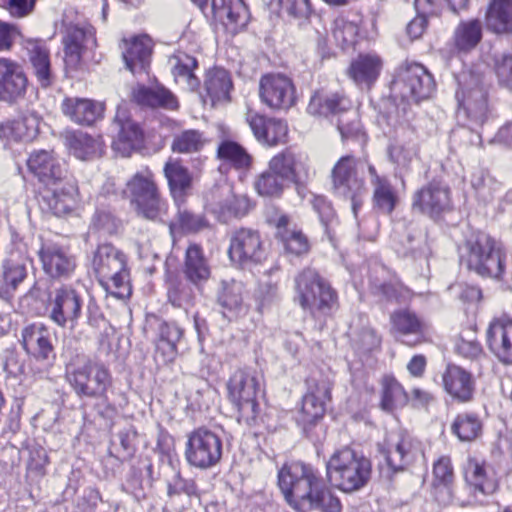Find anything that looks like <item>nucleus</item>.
Instances as JSON below:
<instances>
[{"mask_svg": "<svg viewBox=\"0 0 512 512\" xmlns=\"http://www.w3.org/2000/svg\"><path fill=\"white\" fill-rule=\"evenodd\" d=\"M278 486L287 504L297 512L342 510L340 499L310 464L300 461L285 464L278 472Z\"/></svg>", "mask_w": 512, "mask_h": 512, "instance_id": "obj_1", "label": "nucleus"}, {"mask_svg": "<svg viewBox=\"0 0 512 512\" xmlns=\"http://www.w3.org/2000/svg\"><path fill=\"white\" fill-rule=\"evenodd\" d=\"M468 270L482 278L508 282L512 279V259L505 245L483 231L472 232L460 248Z\"/></svg>", "mask_w": 512, "mask_h": 512, "instance_id": "obj_2", "label": "nucleus"}, {"mask_svg": "<svg viewBox=\"0 0 512 512\" xmlns=\"http://www.w3.org/2000/svg\"><path fill=\"white\" fill-rule=\"evenodd\" d=\"M65 377L78 397L108 402L113 377L103 363L77 355L66 364Z\"/></svg>", "mask_w": 512, "mask_h": 512, "instance_id": "obj_3", "label": "nucleus"}, {"mask_svg": "<svg viewBox=\"0 0 512 512\" xmlns=\"http://www.w3.org/2000/svg\"><path fill=\"white\" fill-rule=\"evenodd\" d=\"M458 88V118L470 129L481 127L489 118L488 92L483 75L474 71H462L456 77Z\"/></svg>", "mask_w": 512, "mask_h": 512, "instance_id": "obj_4", "label": "nucleus"}, {"mask_svg": "<svg viewBox=\"0 0 512 512\" xmlns=\"http://www.w3.org/2000/svg\"><path fill=\"white\" fill-rule=\"evenodd\" d=\"M329 482L344 492H353L364 487L372 472L369 458L350 447L335 451L326 464Z\"/></svg>", "mask_w": 512, "mask_h": 512, "instance_id": "obj_5", "label": "nucleus"}, {"mask_svg": "<svg viewBox=\"0 0 512 512\" xmlns=\"http://www.w3.org/2000/svg\"><path fill=\"white\" fill-rule=\"evenodd\" d=\"M92 267L99 283L113 296L124 299L131 295L130 275L125 254L110 243L94 252Z\"/></svg>", "mask_w": 512, "mask_h": 512, "instance_id": "obj_6", "label": "nucleus"}, {"mask_svg": "<svg viewBox=\"0 0 512 512\" xmlns=\"http://www.w3.org/2000/svg\"><path fill=\"white\" fill-rule=\"evenodd\" d=\"M311 115L331 117L343 140L357 138L361 134V124L352 101L343 93H315L308 104Z\"/></svg>", "mask_w": 512, "mask_h": 512, "instance_id": "obj_7", "label": "nucleus"}, {"mask_svg": "<svg viewBox=\"0 0 512 512\" xmlns=\"http://www.w3.org/2000/svg\"><path fill=\"white\" fill-rule=\"evenodd\" d=\"M294 283V300L313 316L327 314L336 303L335 291L315 269H303L296 275Z\"/></svg>", "mask_w": 512, "mask_h": 512, "instance_id": "obj_8", "label": "nucleus"}, {"mask_svg": "<svg viewBox=\"0 0 512 512\" xmlns=\"http://www.w3.org/2000/svg\"><path fill=\"white\" fill-rule=\"evenodd\" d=\"M124 195L144 219L157 221L166 213V203L148 170L137 172L127 181Z\"/></svg>", "mask_w": 512, "mask_h": 512, "instance_id": "obj_9", "label": "nucleus"}, {"mask_svg": "<svg viewBox=\"0 0 512 512\" xmlns=\"http://www.w3.org/2000/svg\"><path fill=\"white\" fill-rule=\"evenodd\" d=\"M371 166L365 161L347 155L341 157L332 170L333 189L336 194L349 198L354 216L362 206V194L366 191L362 174Z\"/></svg>", "mask_w": 512, "mask_h": 512, "instance_id": "obj_10", "label": "nucleus"}, {"mask_svg": "<svg viewBox=\"0 0 512 512\" xmlns=\"http://www.w3.org/2000/svg\"><path fill=\"white\" fill-rule=\"evenodd\" d=\"M434 88L435 82L432 75L418 63L399 67L391 84L393 95L408 103H418L429 98Z\"/></svg>", "mask_w": 512, "mask_h": 512, "instance_id": "obj_11", "label": "nucleus"}, {"mask_svg": "<svg viewBox=\"0 0 512 512\" xmlns=\"http://www.w3.org/2000/svg\"><path fill=\"white\" fill-rule=\"evenodd\" d=\"M230 401L237 407L239 417L246 423L254 421L259 414L257 395L260 383L252 369L236 370L227 383Z\"/></svg>", "mask_w": 512, "mask_h": 512, "instance_id": "obj_12", "label": "nucleus"}, {"mask_svg": "<svg viewBox=\"0 0 512 512\" xmlns=\"http://www.w3.org/2000/svg\"><path fill=\"white\" fill-rule=\"evenodd\" d=\"M223 454V441L216 432L201 427L188 435L185 459L190 466L207 470L216 466Z\"/></svg>", "mask_w": 512, "mask_h": 512, "instance_id": "obj_13", "label": "nucleus"}, {"mask_svg": "<svg viewBox=\"0 0 512 512\" xmlns=\"http://www.w3.org/2000/svg\"><path fill=\"white\" fill-rule=\"evenodd\" d=\"M84 294L72 285L62 284L49 296L48 317L61 328L74 329L82 316Z\"/></svg>", "mask_w": 512, "mask_h": 512, "instance_id": "obj_14", "label": "nucleus"}, {"mask_svg": "<svg viewBox=\"0 0 512 512\" xmlns=\"http://www.w3.org/2000/svg\"><path fill=\"white\" fill-rule=\"evenodd\" d=\"M378 447L386 465H380V472L387 479L406 469L418 452L417 442L409 434L402 432L390 433Z\"/></svg>", "mask_w": 512, "mask_h": 512, "instance_id": "obj_15", "label": "nucleus"}, {"mask_svg": "<svg viewBox=\"0 0 512 512\" xmlns=\"http://www.w3.org/2000/svg\"><path fill=\"white\" fill-rule=\"evenodd\" d=\"M228 255L230 260L247 268L262 263L266 259L265 242L256 229L241 227L229 236Z\"/></svg>", "mask_w": 512, "mask_h": 512, "instance_id": "obj_16", "label": "nucleus"}, {"mask_svg": "<svg viewBox=\"0 0 512 512\" xmlns=\"http://www.w3.org/2000/svg\"><path fill=\"white\" fill-rule=\"evenodd\" d=\"M96 32L89 23H69L63 36L64 62L67 69L76 70L81 61L89 58L97 46Z\"/></svg>", "mask_w": 512, "mask_h": 512, "instance_id": "obj_17", "label": "nucleus"}, {"mask_svg": "<svg viewBox=\"0 0 512 512\" xmlns=\"http://www.w3.org/2000/svg\"><path fill=\"white\" fill-rule=\"evenodd\" d=\"M22 346L31 360L39 363L32 367L34 374L42 376L53 365L55 359L51 334L43 324L26 326L21 333Z\"/></svg>", "mask_w": 512, "mask_h": 512, "instance_id": "obj_18", "label": "nucleus"}, {"mask_svg": "<svg viewBox=\"0 0 512 512\" xmlns=\"http://www.w3.org/2000/svg\"><path fill=\"white\" fill-rule=\"evenodd\" d=\"M307 392L302 400L299 421L304 426L315 424L323 418L326 405L331 399L332 384L326 377H310L306 381Z\"/></svg>", "mask_w": 512, "mask_h": 512, "instance_id": "obj_19", "label": "nucleus"}, {"mask_svg": "<svg viewBox=\"0 0 512 512\" xmlns=\"http://www.w3.org/2000/svg\"><path fill=\"white\" fill-rule=\"evenodd\" d=\"M47 187L41 199L43 210L61 217L70 214L76 208L78 187L73 178L66 176L65 180Z\"/></svg>", "mask_w": 512, "mask_h": 512, "instance_id": "obj_20", "label": "nucleus"}, {"mask_svg": "<svg viewBox=\"0 0 512 512\" xmlns=\"http://www.w3.org/2000/svg\"><path fill=\"white\" fill-rule=\"evenodd\" d=\"M28 170L46 186L56 185L68 176L64 162L56 157L53 150H34L27 159Z\"/></svg>", "mask_w": 512, "mask_h": 512, "instance_id": "obj_21", "label": "nucleus"}, {"mask_svg": "<svg viewBox=\"0 0 512 512\" xmlns=\"http://www.w3.org/2000/svg\"><path fill=\"white\" fill-rule=\"evenodd\" d=\"M28 255L13 250L0 265V298L10 300L28 276Z\"/></svg>", "mask_w": 512, "mask_h": 512, "instance_id": "obj_22", "label": "nucleus"}, {"mask_svg": "<svg viewBox=\"0 0 512 512\" xmlns=\"http://www.w3.org/2000/svg\"><path fill=\"white\" fill-rule=\"evenodd\" d=\"M260 98L272 109H288L295 101V88L290 78L282 74H268L260 80Z\"/></svg>", "mask_w": 512, "mask_h": 512, "instance_id": "obj_23", "label": "nucleus"}, {"mask_svg": "<svg viewBox=\"0 0 512 512\" xmlns=\"http://www.w3.org/2000/svg\"><path fill=\"white\" fill-rule=\"evenodd\" d=\"M391 329L402 343L415 346L425 340L427 323L409 309H399L391 314Z\"/></svg>", "mask_w": 512, "mask_h": 512, "instance_id": "obj_24", "label": "nucleus"}, {"mask_svg": "<svg viewBox=\"0 0 512 512\" xmlns=\"http://www.w3.org/2000/svg\"><path fill=\"white\" fill-rule=\"evenodd\" d=\"M113 125L117 130L113 148L122 156H129L132 151L143 147L144 133L138 123L129 118L126 108H117Z\"/></svg>", "mask_w": 512, "mask_h": 512, "instance_id": "obj_25", "label": "nucleus"}, {"mask_svg": "<svg viewBox=\"0 0 512 512\" xmlns=\"http://www.w3.org/2000/svg\"><path fill=\"white\" fill-rule=\"evenodd\" d=\"M28 79L16 61L0 58V101L15 103L27 91Z\"/></svg>", "mask_w": 512, "mask_h": 512, "instance_id": "obj_26", "label": "nucleus"}, {"mask_svg": "<svg viewBox=\"0 0 512 512\" xmlns=\"http://www.w3.org/2000/svg\"><path fill=\"white\" fill-rule=\"evenodd\" d=\"M487 345L503 364H512V319L494 318L486 331Z\"/></svg>", "mask_w": 512, "mask_h": 512, "instance_id": "obj_27", "label": "nucleus"}, {"mask_svg": "<svg viewBox=\"0 0 512 512\" xmlns=\"http://www.w3.org/2000/svg\"><path fill=\"white\" fill-rule=\"evenodd\" d=\"M211 8L215 19L231 35L239 33L249 23L250 12L244 0H212Z\"/></svg>", "mask_w": 512, "mask_h": 512, "instance_id": "obj_28", "label": "nucleus"}, {"mask_svg": "<svg viewBox=\"0 0 512 512\" xmlns=\"http://www.w3.org/2000/svg\"><path fill=\"white\" fill-rule=\"evenodd\" d=\"M418 154L419 143L415 130L401 127L387 147L390 162L399 169H408Z\"/></svg>", "mask_w": 512, "mask_h": 512, "instance_id": "obj_29", "label": "nucleus"}, {"mask_svg": "<svg viewBox=\"0 0 512 512\" xmlns=\"http://www.w3.org/2000/svg\"><path fill=\"white\" fill-rule=\"evenodd\" d=\"M246 120L256 139L263 145L272 147L286 141L288 134L286 122L254 112H249Z\"/></svg>", "mask_w": 512, "mask_h": 512, "instance_id": "obj_30", "label": "nucleus"}, {"mask_svg": "<svg viewBox=\"0 0 512 512\" xmlns=\"http://www.w3.org/2000/svg\"><path fill=\"white\" fill-rule=\"evenodd\" d=\"M61 111L75 124L91 126L102 119L104 105L89 98L65 97L61 103Z\"/></svg>", "mask_w": 512, "mask_h": 512, "instance_id": "obj_31", "label": "nucleus"}, {"mask_svg": "<svg viewBox=\"0 0 512 512\" xmlns=\"http://www.w3.org/2000/svg\"><path fill=\"white\" fill-rule=\"evenodd\" d=\"M451 205L450 189L441 182L433 181L419 190L413 199V207L431 216L439 215Z\"/></svg>", "mask_w": 512, "mask_h": 512, "instance_id": "obj_32", "label": "nucleus"}, {"mask_svg": "<svg viewBox=\"0 0 512 512\" xmlns=\"http://www.w3.org/2000/svg\"><path fill=\"white\" fill-rule=\"evenodd\" d=\"M442 381L445 391L456 401L470 402L475 393V380L472 374L455 364L447 365Z\"/></svg>", "mask_w": 512, "mask_h": 512, "instance_id": "obj_33", "label": "nucleus"}, {"mask_svg": "<svg viewBox=\"0 0 512 512\" xmlns=\"http://www.w3.org/2000/svg\"><path fill=\"white\" fill-rule=\"evenodd\" d=\"M211 210L219 221L227 223L232 218L245 216L250 210V200L246 195L235 194L230 186L219 190V199L211 204Z\"/></svg>", "mask_w": 512, "mask_h": 512, "instance_id": "obj_34", "label": "nucleus"}, {"mask_svg": "<svg viewBox=\"0 0 512 512\" xmlns=\"http://www.w3.org/2000/svg\"><path fill=\"white\" fill-rule=\"evenodd\" d=\"M152 47V40L147 35L136 36L129 41H124L122 55L126 68L134 75L147 73Z\"/></svg>", "mask_w": 512, "mask_h": 512, "instance_id": "obj_35", "label": "nucleus"}, {"mask_svg": "<svg viewBox=\"0 0 512 512\" xmlns=\"http://www.w3.org/2000/svg\"><path fill=\"white\" fill-rule=\"evenodd\" d=\"M464 479L475 496L477 494L490 495L497 489V481L492 468L485 461L476 458H468L464 466Z\"/></svg>", "mask_w": 512, "mask_h": 512, "instance_id": "obj_36", "label": "nucleus"}, {"mask_svg": "<svg viewBox=\"0 0 512 512\" xmlns=\"http://www.w3.org/2000/svg\"><path fill=\"white\" fill-rule=\"evenodd\" d=\"M183 275L187 281L200 291L211 277V266L203 249L198 244H190L186 249Z\"/></svg>", "mask_w": 512, "mask_h": 512, "instance_id": "obj_37", "label": "nucleus"}, {"mask_svg": "<svg viewBox=\"0 0 512 512\" xmlns=\"http://www.w3.org/2000/svg\"><path fill=\"white\" fill-rule=\"evenodd\" d=\"M39 256L44 271L52 278H67L75 270V258L57 245L43 246Z\"/></svg>", "mask_w": 512, "mask_h": 512, "instance_id": "obj_38", "label": "nucleus"}, {"mask_svg": "<svg viewBox=\"0 0 512 512\" xmlns=\"http://www.w3.org/2000/svg\"><path fill=\"white\" fill-rule=\"evenodd\" d=\"M26 49L29 54V61L33 75L36 77L42 88L50 87L55 80L51 69L50 54L45 44L41 41L30 40Z\"/></svg>", "mask_w": 512, "mask_h": 512, "instance_id": "obj_39", "label": "nucleus"}, {"mask_svg": "<svg viewBox=\"0 0 512 512\" xmlns=\"http://www.w3.org/2000/svg\"><path fill=\"white\" fill-rule=\"evenodd\" d=\"M432 488L436 500L443 505L450 502L454 483V468L449 456L439 457L433 464Z\"/></svg>", "mask_w": 512, "mask_h": 512, "instance_id": "obj_40", "label": "nucleus"}, {"mask_svg": "<svg viewBox=\"0 0 512 512\" xmlns=\"http://www.w3.org/2000/svg\"><path fill=\"white\" fill-rule=\"evenodd\" d=\"M232 80L227 70L215 67L206 73L204 88L206 96L204 101L210 100L211 105L226 102L230 99Z\"/></svg>", "mask_w": 512, "mask_h": 512, "instance_id": "obj_41", "label": "nucleus"}, {"mask_svg": "<svg viewBox=\"0 0 512 512\" xmlns=\"http://www.w3.org/2000/svg\"><path fill=\"white\" fill-rule=\"evenodd\" d=\"M370 182L373 186L374 209L389 215L395 209L397 195L390 181L386 177L377 174L374 166H368Z\"/></svg>", "mask_w": 512, "mask_h": 512, "instance_id": "obj_42", "label": "nucleus"}, {"mask_svg": "<svg viewBox=\"0 0 512 512\" xmlns=\"http://www.w3.org/2000/svg\"><path fill=\"white\" fill-rule=\"evenodd\" d=\"M39 129V118L34 113L23 115L19 119L0 123V139L11 141L29 140Z\"/></svg>", "mask_w": 512, "mask_h": 512, "instance_id": "obj_43", "label": "nucleus"}, {"mask_svg": "<svg viewBox=\"0 0 512 512\" xmlns=\"http://www.w3.org/2000/svg\"><path fill=\"white\" fill-rule=\"evenodd\" d=\"M164 174L175 202H184L192 184L188 169L179 160L170 158L164 166Z\"/></svg>", "mask_w": 512, "mask_h": 512, "instance_id": "obj_44", "label": "nucleus"}, {"mask_svg": "<svg viewBox=\"0 0 512 512\" xmlns=\"http://www.w3.org/2000/svg\"><path fill=\"white\" fill-rule=\"evenodd\" d=\"M244 284L241 281L222 280L217 291V303L225 312L236 316L244 311Z\"/></svg>", "mask_w": 512, "mask_h": 512, "instance_id": "obj_45", "label": "nucleus"}, {"mask_svg": "<svg viewBox=\"0 0 512 512\" xmlns=\"http://www.w3.org/2000/svg\"><path fill=\"white\" fill-rule=\"evenodd\" d=\"M399 256L412 261L428 262L431 255L426 235L420 230H411L395 247Z\"/></svg>", "mask_w": 512, "mask_h": 512, "instance_id": "obj_46", "label": "nucleus"}, {"mask_svg": "<svg viewBox=\"0 0 512 512\" xmlns=\"http://www.w3.org/2000/svg\"><path fill=\"white\" fill-rule=\"evenodd\" d=\"M170 62L176 83L189 91H195L200 87V80L194 73L198 67L196 58L184 52H178L172 56Z\"/></svg>", "mask_w": 512, "mask_h": 512, "instance_id": "obj_47", "label": "nucleus"}, {"mask_svg": "<svg viewBox=\"0 0 512 512\" xmlns=\"http://www.w3.org/2000/svg\"><path fill=\"white\" fill-rule=\"evenodd\" d=\"M133 97L142 106L161 107L168 110L178 108V101L174 94L163 86H140L134 91Z\"/></svg>", "mask_w": 512, "mask_h": 512, "instance_id": "obj_48", "label": "nucleus"}, {"mask_svg": "<svg viewBox=\"0 0 512 512\" xmlns=\"http://www.w3.org/2000/svg\"><path fill=\"white\" fill-rule=\"evenodd\" d=\"M486 26L497 33L512 32V0H492L486 11Z\"/></svg>", "mask_w": 512, "mask_h": 512, "instance_id": "obj_49", "label": "nucleus"}, {"mask_svg": "<svg viewBox=\"0 0 512 512\" xmlns=\"http://www.w3.org/2000/svg\"><path fill=\"white\" fill-rule=\"evenodd\" d=\"M217 154L222 161L219 169L220 171L228 168L236 170H247L250 168L252 158L245 148L237 142L231 140H224L220 143Z\"/></svg>", "mask_w": 512, "mask_h": 512, "instance_id": "obj_50", "label": "nucleus"}, {"mask_svg": "<svg viewBox=\"0 0 512 512\" xmlns=\"http://www.w3.org/2000/svg\"><path fill=\"white\" fill-rule=\"evenodd\" d=\"M381 60L374 55H360L349 68V75L359 86L370 87L378 78Z\"/></svg>", "mask_w": 512, "mask_h": 512, "instance_id": "obj_51", "label": "nucleus"}, {"mask_svg": "<svg viewBox=\"0 0 512 512\" xmlns=\"http://www.w3.org/2000/svg\"><path fill=\"white\" fill-rule=\"evenodd\" d=\"M72 153L79 159L88 160L100 157L104 145L100 137H93L82 131H74L67 136Z\"/></svg>", "mask_w": 512, "mask_h": 512, "instance_id": "obj_52", "label": "nucleus"}, {"mask_svg": "<svg viewBox=\"0 0 512 512\" xmlns=\"http://www.w3.org/2000/svg\"><path fill=\"white\" fill-rule=\"evenodd\" d=\"M300 158L292 150L286 149L269 161L268 168L288 185L298 181Z\"/></svg>", "mask_w": 512, "mask_h": 512, "instance_id": "obj_53", "label": "nucleus"}, {"mask_svg": "<svg viewBox=\"0 0 512 512\" xmlns=\"http://www.w3.org/2000/svg\"><path fill=\"white\" fill-rule=\"evenodd\" d=\"M381 386L380 407L382 410L393 412L407 404L409 400L408 394L395 377L390 375L384 376L381 381Z\"/></svg>", "mask_w": 512, "mask_h": 512, "instance_id": "obj_54", "label": "nucleus"}, {"mask_svg": "<svg viewBox=\"0 0 512 512\" xmlns=\"http://www.w3.org/2000/svg\"><path fill=\"white\" fill-rule=\"evenodd\" d=\"M153 465L148 459H140L138 465H133L127 476L123 489L132 494L137 501L146 498L144 478L152 480Z\"/></svg>", "mask_w": 512, "mask_h": 512, "instance_id": "obj_55", "label": "nucleus"}, {"mask_svg": "<svg viewBox=\"0 0 512 512\" xmlns=\"http://www.w3.org/2000/svg\"><path fill=\"white\" fill-rule=\"evenodd\" d=\"M359 321L361 325H350L347 334L352 347L357 352H369L379 346L380 338L371 327L366 325L364 319L360 318Z\"/></svg>", "mask_w": 512, "mask_h": 512, "instance_id": "obj_56", "label": "nucleus"}, {"mask_svg": "<svg viewBox=\"0 0 512 512\" xmlns=\"http://www.w3.org/2000/svg\"><path fill=\"white\" fill-rule=\"evenodd\" d=\"M372 293L389 302L404 303L412 297V292L398 281L385 282L371 277Z\"/></svg>", "mask_w": 512, "mask_h": 512, "instance_id": "obj_57", "label": "nucleus"}, {"mask_svg": "<svg viewBox=\"0 0 512 512\" xmlns=\"http://www.w3.org/2000/svg\"><path fill=\"white\" fill-rule=\"evenodd\" d=\"M451 432L460 441H472L482 432V423L475 413H460L451 424Z\"/></svg>", "mask_w": 512, "mask_h": 512, "instance_id": "obj_58", "label": "nucleus"}, {"mask_svg": "<svg viewBox=\"0 0 512 512\" xmlns=\"http://www.w3.org/2000/svg\"><path fill=\"white\" fill-rule=\"evenodd\" d=\"M482 39V25L479 20L461 22L454 32L455 46L461 51L476 47Z\"/></svg>", "mask_w": 512, "mask_h": 512, "instance_id": "obj_59", "label": "nucleus"}, {"mask_svg": "<svg viewBox=\"0 0 512 512\" xmlns=\"http://www.w3.org/2000/svg\"><path fill=\"white\" fill-rule=\"evenodd\" d=\"M196 290L197 288L186 279H172L167 290L168 300L174 307L187 309L193 304Z\"/></svg>", "mask_w": 512, "mask_h": 512, "instance_id": "obj_60", "label": "nucleus"}, {"mask_svg": "<svg viewBox=\"0 0 512 512\" xmlns=\"http://www.w3.org/2000/svg\"><path fill=\"white\" fill-rule=\"evenodd\" d=\"M205 143L206 138L202 132L189 129L174 136L171 148L177 153H196L202 150Z\"/></svg>", "mask_w": 512, "mask_h": 512, "instance_id": "obj_61", "label": "nucleus"}, {"mask_svg": "<svg viewBox=\"0 0 512 512\" xmlns=\"http://www.w3.org/2000/svg\"><path fill=\"white\" fill-rule=\"evenodd\" d=\"M471 185L477 196L487 202L501 190V183L495 180L487 170L478 169L471 176Z\"/></svg>", "mask_w": 512, "mask_h": 512, "instance_id": "obj_62", "label": "nucleus"}, {"mask_svg": "<svg viewBox=\"0 0 512 512\" xmlns=\"http://www.w3.org/2000/svg\"><path fill=\"white\" fill-rule=\"evenodd\" d=\"M183 203L184 202L176 203L178 205V213L176 220L170 224L171 231L178 227L183 232H197L206 227V219L202 215L195 214L187 208L182 207Z\"/></svg>", "mask_w": 512, "mask_h": 512, "instance_id": "obj_63", "label": "nucleus"}, {"mask_svg": "<svg viewBox=\"0 0 512 512\" xmlns=\"http://www.w3.org/2000/svg\"><path fill=\"white\" fill-rule=\"evenodd\" d=\"M359 28L356 23L345 18H337L333 23L332 36L342 49L353 46L358 37Z\"/></svg>", "mask_w": 512, "mask_h": 512, "instance_id": "obj_64", "label": "nucleus"}]
</instances>
